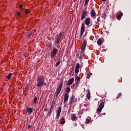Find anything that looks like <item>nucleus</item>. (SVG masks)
Here are the masks:
<instances>
[{
    "mask_svg": "<svg viewBox=\"0 0 131 131\" xmlns=\"http://www.w3.org/2000/svg\"><path fill=\"white\" fill-rule=\"evenodd\" d=\"M45 84V77L43 76H39L37 79L36 86H40L41 88Z\"/></svg>",
    "mask_w": 131,
    "mask_h": 131,
    "instance_id": "nucleus-1",
    "label": "nucleus"
},
{
    "mask_svg": "<svg viewBox=\"0 0 131 131\" xmlns=\"http://www.w3.org/2000/svg\"><path fill=\"white\" fill-rule=\"evenodd\" d=\"M62 86H63V83H60L56 90V96H58L60 94V92H61V90H62Z\"/></svg>",
    "mask_w": 131,
    "mask_h": 131,
    "instance_id": "nucleus-2",
    "label": "nucleus"
},
{
    "mask_svg": "<svg viewBox=\"0 0 131 131\" xmlns=\"http://www.w3.org/2000/svg\"><path fill=\"white\" fill-rule=\"evenodd\" d=\"M85 26L84 24H82V26L81 27V31H80V38H82V35H83V33L84 32Z\"/></svg>",
    "mask_w": 131,
    "mask_h": 131,
    "instance_id": "nucleus-3",
    "label": "nucleus"
},
{
    "mask_svg": "<svg viewBox=\"0 0 131 131\" xmlns=\"http://www.w3.org/2000/svg\"><path fill=\"white\" fill-rule=\"evenodd\" d=\"M57 52H58V49H57V48H53V51L51 55V57L53 58V57H54V56H56Z\"/></svg>",
    "mask_w": 131,
    "mask_h": 131,
    "instance_id": "nucleus-4",
    "label": "nucleus"
},
{
    "mask_svg": "<svg viewBox=\"0 0 131 131\" xmlns=\"http://www.w3.org/2000/svg\"><path fill=\"white\" fill-rule=\"evenodd\" d=\"M68 99H69V94L68 93H66L64 95L63 101L64 103L68 102Z\"/></svg>",
    "mask_w": 131,
    "mask_h": 131,
    "instance_id": "nucleus-5",
    "label": "nucleus"
},
{
    "mask_svg": "<svg viewBox=\"0 0 131 131\" xmlns=\"http://www.w3.org/2000/svg\"><path fill=\"white\" fill-rule=\"evenodd\" d=\"M61 37H62V33H60L59 35L57 36V38L56 39V43H59L60 42V39H61Z\"/></svg>",
    "mask_w": 131,
    "mask_h": 131,
    "instance_id": "nucleus-6",
    "label": "nucleus"
},
{
    "mask_svg": "<svg viewBox=\"0 0 131 131\" xmlns=\"http://www.w3.org/2000/svg\"><path fill=\"white\" fill-rule=\"evenodd\" d=\"M79 68H80V64H79V63H77L76 64V67L75 68V73H78V72H79Z\"/></svg>",
    "mask_w": 131,
    "mask_h": 131,
    "instance_id": "nucleus-7",
    "label": "nucleus"
},
{
    "mask_svg": "<svg viewBox=\"0 0 131 131\" xmlns=\"http://www.w3.org/2000/svg\"><path fill=\"white\" fill-rule=\"evenodd\" d=\"M86 14H88V12L86 11L85 10L83 11L81 17V20H83V19L85 18V16Z\"/></svg>",
    "mask_w": 131,
    "mask_h": 131,
    "instance_id": "nucleus-8",
    "label": "nucleus"
},
{
    "mask_svg": "<svg viewBox=\"0 0 131 131\" xmlns=\"http://www.w3.org/2000/svg\"><path fill=\"white\" fill-rule=\"evenodd\" d=\"M74 81V78H72L71 79H70L68 80V82L67 84V85H71V84H72V83H73V82Z\"/></svg>",
    "mask_w": 131,
    "mask_h": 131,
    "instance_id": "nucleus-9",
    "label": "nucleus"
},
{
    "mask_svg": "<svg viewBox=\"0 0 131 131\" xmlns=\"http://www.w3.org/2000/svg\"><path fill=\"white\" fill-rule=\"evenodd\" d=\"M56 114L57 119H59V116H60V114H61V107H58V110L56 112Z\"/></svg>",
    "mask_w": 131,
    "mask_h": 131,
    "instance_id": "nucleus-10",
    "label": "nucleus"
},
{
    "mask_svg": "<svg viewBox=\"0 0 131 131\" xmlns=\"http://www.w3.org/2000/svg\"><path fill=\"white\" fill-rule=\"evenodd\" d=\"M91 16L92 18H95L96 17V12L95 10H92L91 11Z\"/></svg>",
    "mask_w": 131,
    "mask_h": 131,
    "instance_id": "nucleus-11",
    "label": "nucleus"
},
{
    "mask_svg": "<svg viewBox=\"0 0 131 131\" xmlns=\"http://www.w3.org/2000/svg\"><path fill=\"white\" fill-rule=\"evenodd\" d=\"M90 23H91V20L89 18H86L85 20V24L89 26L90 25Z\"/></svg>",
    "mask_w": 131,
    "mask_h": 131,
    "instance_id": "nucleus-12",
    "label": "nucleus"
},
{
    "mask_svg": "<svg viewBox=\"0 0 131 131\" xmlns=\"http://www.w3.org/2000/svg\"><path fill=\"white\" fill-rule=\"evenodd\" d=\"M27 111L29 114H31L32 112H33V110L31 107H27Z\"/></svg>",
    "mask_w": 131,
    "mask_h": 131,
    "instance_id": "nucleus-13",
    "label": "nucleus"
},
{
    "mask_svg": "<svg viewBox=\"0 0 131 131\" xmlns=\"http://www.w3.org/2000/svg\"><path fill=\"white\" fill-rule=\"evenodd\" d=\"M71 119L73 121H75L76 120V115L73 114L71 116Z\"/></svg>",
    "mask_w": 131,
    "mask_h": 131,
    "instance_id": "nucleus-14",
    "label": "nucleus"
},
{
    "mask_svg": "<svg viewBox=\"0 0 131 131\" xmlns=\"http://www.w3.org/2000/svg\"><path fill=\"white\" fill-rule=\"evenodd\" d=\"M74 96H72V97L71 98V99L70 100V105H72V104H73V103L74 102Z\"/></svg>",
    "mask_w": 131,
    "mask_h": 131,
    "instance_id": "nucleus-15",
    "label": "nucleus"
},
{
    "mask_svg": "<svg viewBox=\"0 0 131 131\" xmlns=\"http://www.w3.org/2000/svg\"><path fill=\"white\" fill-rule=\"evenodd\" d=\"M86 98L88 99V100H90L91 99V92H90V90H88V94L86 95Z\"/></svg>",
    "mask_w": 131,
    "mask_h": 131,
    "instance_id": "nucleus-16",
    "label": "nucleus"
},
{
    "mask_svg": "<svg viewBox=\"0 0 131 131\" xmlns=\"http://www.w3.org/2000/svg\"><path fill=\"white\" fill-rule=\"evenodd\" d=\"M122 15H123V13H122V12H120L119 15L117 16L118 20H120V19H121V17L122 16Z\"/></svg>",
    "mask_w": 131,
    "mask_h": 131,
    "instance_id": "nucleus-17",
    "label": "nucleus"
},
{
    "mask_svg": "<svg viewBox=\"0 0 131 131\" xmlns=\"http://www.w3.org/2000/svg\"><path fill=\"white\" fill-rule=\"evenodd\" d=\"M71 91V89L69 87H68L66 89V93H67V94H69Z\"/></svg>",
    "mask_w": 131,
    "mask_h": 131,
    "instance_id": "nucleus-18",
    "label": "nucleus"
},
{
    "mask_svg": "<svg viewBox=\"0 0 131 131\" xmlns=\"http://www.w3.org/2000/svg\"><path fill=\"white\" fill-rule=\"evenodd\" d=\"M105 106V103L104 102H102L99 105V107L101 108H104V106Z\"/></svg>",
    "mask_w": 131,
    "mask_h": 131,
    "instance_id": "nucleus-19",
    "label": "nucleus"
},
{
    "mask_svg": "<svg viewBox=\"0 0 131 131\" xmlns=\"http://www.w3.org/2000/svg\"><path fill=\"white\" fill-rule=\"evenodd\" d=\"M97 43L98 46H101L102 45V40L99 39L97 40Z\"/></svg>",
    "mask_w": 131,
    "mask_h": 131,
    "instance_id": "nucleus-20",
    "label": "nucleus"
},
{
    "mask_svg": "<svg viewBox=\"0 0 131 131\" xmlns=\"http://www.w3.org/2000/svg\"><path fill=\"white\" fill-rule=\"evenodd\" d=\"M92 74H93L91 72L87 73L86 78L88 79L90 78V77H91V75H92Z\"/></svg>",
    "mask_w": 131,
    "mask_h": 131,
    "instance_id": "nucleus-21",
    "label": "nucleus"
},
{
    "mask_svg": "<svg viewBox=\"0 0 131 131\" xmlns=\"http://www.w3.org/2000/svg\"><path fill=\"white\" fill-rule=\"evenodd\" d=\"M6 77L8 80L11 79V77H12V73H9Z\"/></svg>",
    "mask_w": 131,
    "mask_h": 131,
    "instance_id": "nucleus-22",
    "label": "nucleus"
},
{
    "mask_svg": "<svg viewBox=\"0 0 131 131\" xmlns=\"http://www.w3.org/2000/svg\"><path fill=\"white\" fill-rule=\"evenodd\" d=\"M61 121L60 122L61 124H64L65 123V119L64 118H62L61 119Z\"/></svg>",
    "mask_w": 131,
    "mask_h": 131,
    "instance_id": "nucleus-23",
    "label": "nucleus"
},
{
    "mask_svg": "<svg viewBox=\"0 0 131 131\" xmlns=\"http://www.w3.org/2000/svg\"><path fill=\"white\" fill-rule=\"evenodd\" d=\"M103 108H101V107H99V108H98L97 109V112H98L99 113H100V112H102V110Z\"/></svg>",
    "mask_w": 131,
    "mask_h": 131,
    "instance_id": "nucleus-24",
    "label": "nucleus"
},
{
    "mask_svg": "<svg viewBox=\"0 0 131 131\" xmlns=\"http://www.w3.org/2000/svg\"><path fill=\"white\" fill-rule=\"evenodd\" d=\"M89 2H90V0H85L84 6H88V5H89Z\"/></svg>",
    "mask_w": 131,
    "mask_h": 131,
    "instance_id": "nucleus-25",
    "label": "nucleus"
},
{
    "mask_svg": "<svg viewBox=\"0 0 131 131\" xmlns=\"http://www.w3.org/2000/svg\"><path fill=\"white\" fill-rule=\"evenodd\" d=\"M29 13H30V9H27L25 11V14L26 15H28V14H29Z\"/></svg>",
    "mask_w": 131,
    "mask_h": 131,
    "instance_id": "nucleus-26",
    "label": "nucleus"
},
{
    "mask_svg": "<svg viewBox=\"0 0 131 131\" xmlns=\"http://www.w3.org/2000/svg\"><path fill=\"white\" fill-rule=\"evenodd\" d=\"M101 17L103 18V19H106V14H105V13H102Z\"/></svg>",
    "mask_w": 131,
    "mask_h": 131,
    "instance_id": "nucleus-27",
    "label": "nucleus"
},
{
    "mask_svg": "<svg viewBox=\"0 0 131 131\" xmlns=\"http://www.w3.org/2000/svg\"><path fill=\"white\" fill-rule=\"evenodd\" d=\"M91 122V119H86L85 123H87V124H89Z\"/></svg>",
    "mask_w": 131,
    "mask_h": 131,
    "instance_id": "nucleus-28",
    "label": "nucleus"
},
{
    "mask_svg": "<svg viewBox=\"0 0 131 131\" xmlns=\"http://www.w3.org/2000/svg\"><path fill=\"white\" fill-rule=\"evenodd\" d=\"M75 80H77V81H80V77H78V76H77Z\"/></svg>",
    "mask_w": 131,
    "mask_h": 131,
    "instance_id": "nucleus-29",
    "label": "nucleus"
},
{
    "mask_svg": "<svg viewBox=\"0 0 131 131\" xmlns=\"http://www.w3.org/2000/svg\"><path fill=\"white\" fill-rule=\"evenodd\" d=\"M54 108H55V105L52 104L51 105V108H50V110H51L52 111V110H54Z\"/></svg>",
    "mask_w": 131,
    "mask_h": 131,
    "instance_id": "nucleus-30",
    "label": "nucleus"
},
{
    "mask_svg": "<svg viewBox=\"0 0 131 131\" xmlns=\"http://www.w3.org/2000/svg\"><path fill=\"white\" fill-rule=\"evenodd\" d=\"M86 47V46H85V45H82L81 50L82 51H84Z\"/></svg>",
    "mask_w": 131,
    "mask_h": 131,
    "instance_id": "nucleus-31",
    "label": "nucleus"
},
{
    "mask_svg": "<svg viewBox=\"0 0 131 131\" xmlns=\"http://www.w3.org/2000/svg\"><path fill=\"white\" fill-rule=\"evenodd\" d=\"M75 81L76 85H78V84H79V83H80V81L75 80Z\"/></svg>",
    "mask_w": 131,
    "mask_h": 131,
    "instance_id": "nucleus-32",
    "label": "nucleus"
},
{
    "mask_svg": "<svg viewBox=\"0 0 131 131\" xmlns=\"http://www.w3.org/2000/svg\"><path fill=\"white\" fill-rule=\"evenodd\" d=\"M82 45L86 46V40H84L82 43Z\"/></svg>",
    "mask_w": 131,
    "mask_h": 131,
    "instance_id": "nucleus-33",
    "label": "nucleus"
},
{
    "mask_svg": "<svg viewBox=\"0 0 131 131\" xmlns=\"http://www.w3.org/2000/svg\"><path fill=\"white\" fill-rule=\"evenodd\" d=\"M121 96H122V94L121 93H119L117 96V99H119V97H121Z\"/></svg>",
    "mask_w": 131,
    "mask_h": 131,
    "instance_id": "nucleus-34",
    "label": "nucleus"
},
{
    "mask_svg": "<svg viewBox=\"0 0 131 131\" xmlns=\"http://www.w3.org/2000/svg\"><path fill=\"white\" fill-rule=\"evenodd\" d=\"M52 110H50V111L48 113V116H51V115L52 114Z\"/></svg>",
    "mask_w": 131,
    "mask_h": 131,
    "instance_id": "nucleus-35",
    "label": "nucleus"
},
{
    "mask_svg": "<svg viewBox=\"0 0 131 131\" xmlns=\"http://www.w3.org/2000/svg\"><path fill=\"white\" fill-rule=\"evenodd\" d=\"M36 102H37V98L35 97L34 99V104H35L36 103Z\"/></svg>",
    "mask_w": 131,
    "mask_h": 131,
    "instance_id": "nucleus-36",
    "label": "nucleus"
},
{
    "mask_svg": "<svg viewBox=\"0 0 131 131\" xmlns=\"http://www.w3.org/2000/svg\"><path fill=\"white\" fill-rule=\"evenodd\" d=\"M60 61H58L55 64V67H57L58 65H60Z\"/></svg>",
    "mask_w": 131,
    "mask_h": 131,
    "instance_id": "nucleus-37",
    "label": "nucleus"
},
{
    "mask_svg": "<svg viewBox=\"0 0 131 131\" xmlns=\"http://www.w3.org/2000/svg\"><path fill=\"white\" fill-rule=\"evenodd\" d=\"M22 12H18L17 13V16L18 17H20V16H21V14Z\"/></svg>",
    "mask_w": 131,
    "mask_h": 131,
    "instance_id": "nucleus-38",
    "label": "nucleus"
},
{
    "mask_svg": "<svg viewBox=\"0 0 131 131\" xmlns=\"http://www.w3.org/2000/svg\"><path fill=\"white\" fill-rule=\"evenodd\" d=\"M19 8L20 9V10H22V9H23V6L21 5H20Z\"/></svg>",
    "mask_w": 131,
    "mask_h": 131,
    "instance_id": "nucleus-39",
    "label": "nucleus"
},
{
    "mask_svg": "<svg viewBox=\"0 0 131 131\" xmlns=\"http://www.w3.org/2000/svg\"><path fill=\"white\" fill-rule=\"evenodd\" d=\"M31 125H28V128L29 129V128H31Z\"/></svg>",
    "mask_w": 131,
    "mask_h": 131,
    "instance_id": "nucleus-40",
    "label": "nucleus"
},
{
    "mask_svg": "<svg viewBox=\"0 0 131 131\" xmlns=\"http://www.w3.org/2000/svg\"><path fill=\"white\" fill-rule=\"evenodd\" d=\"M97 21H100V17H98Z\"/></svg>",
    "mask_w": 131,
    "mask_h": 131,
    "instance_id": "nucleus-41",
    "label": "nucleus"
},
{
    "mask_svg": "<svg viewBox=\"0 0 131 131\" xmlns=\"http://www.w3.org/2000/svg\"><path fill=\"white\" fill-rule=\"evenodd\" d=\"M102 2H106V0H101Z\"/></svg>",
    "mask_w": 131,
    "mask_h": 131,
    "instance_id": "nucleus-42",
    "label": "nucleus"
},
{
    "mask_svg": "<svg viewBox=\"0 0 131 131\" xmlns=\"http://www.w3.org/2000/svg\"><path fill=\"white\" fill-rule=\"evenodd\" d=\"M84 107H86V104H84Z\"/></svg>",
    "mask_w": 131,
    "mask_h": 131,
    "instance_id": "nucleus-43",
    "label": "nucleus"
},
{
    "mask_svg": "<svg viewBox=\"0 0 131 131\" xmlns=\"http://www.w3.org/2000/svg\"><path fill=\"white\" fill-rule=\"evenodd\" d=\"M2 118V116H0V119Z\"/></svg>",
    "mask_w": 131,
    "mask_h": 131,
    "instance_id": "nucleus-44",
    "label": "nucleus"
}]
</instances>
